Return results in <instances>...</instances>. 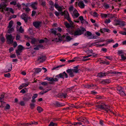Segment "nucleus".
Wrapping results in <instances>:
<instances>
[{
    "label": "nucleus",
    "instance_id": "1",
    "mask_svg": "<svg viewBox=\"0 0 126 126\" xmlns=\"http://www.w3.org/2000/svg\"><path fill=\"white\" fill-rule=\"evenodd\" d=\"M79 66L78 65L74 67V69H68L66 71L67 73H68L70 76L71 77H73L74 76V73H79V69H78Z\"/></svg>",
    "mask_w": 126,
    "mask_h": 126
},
{
    "label": "nucleus",
    "instance_id": "2",
    "mask_svg": "<svg viewBox=\"0 0 126 126\" xmlns=\"http://www.w3.org/2000/svg\"><path fill=\"white\" fill-rule=\"evenodd\" d=\"M85 31H86L85 29L83 27H82L81 29L78 28L77 30L74 32V35L75 36L80 35L83 34L84 32Z\"/></svg>",
    "mask_w": 126,
    "mask_h": 126
},
{
    "label": "nucleus",
    "instance_id": "3",
    "mask_svg": "<svg viewBox=\"0 0 126 126\" xmlns=\"http://www.w3.org/2000/svg\"><path fill=\"white\" fill-rule=\"evenodd\" d=\"M64 75L65 76V77L66 78H68V75L65 71L62 73H61L57 75L55 77H56L58 79H59V78H62L64 79Z\"/></svg>",
    "mask_w": 126,
    "mask_h": 126
},
{
    "label": "nucleus",
    "instance_id": "4",
    "mask_svg": "<svg viewBox=\"0 0 126 126\" xmlns=\"http://www.w3.org/2000/svg\"><path fill=\"white\" fill-rule=\"evenodd\" d=\"M6 39L9 44H10L13 43L14 38H13L11 34L8 35L6 37Z\"/></svg>",
    "mask_w": 126,
    "mask_h": 126
},
{
    "label": "nucleus",
    "instance_id": "5",
    "mask_svg": "<svg viewBox=\"0 0 126 126\" xmlns=\"http://www.w3.org/2000/svg\"><path fill=\"white\" fill-rule=\"evenodd\" d=\"M17 48L18 49L16 50V53L17 56L20 55V53L22 52V50L23 49L24 47L22 46L19 45L18 46Z\"/></svg>",
    "mask_w": 126,
    "mask_h": 126
},
{
    "label": "nucleus",
    "instance_id": "6",
    "mask_svg": "<svg viewBox=\"0 0 126 126\" xmlns=\"http://www.w3.org/2000/svg\"><path fill=\"white\" fill-rule=\"evenodd\" d=\"M21 17L24 20L25 22H26L28 21V19H31L30 17L28 16L27 15L24 13H23L21 15Z\"/></svg>",
    "mask_w": 126,
    "mask_h": 126
},
{
    "label": "nucleus",
    "instance_id": "7",
    "mask_svg": "<svg viewBox=\"0 0 126 126\" xmlns=\"http://www.w3.org/2000/svg\"><path fill=\"white\" fill-rule=\"evenodd\" d=\"M106 105L104 104H102L96 105V107L100 109L101 110H106V108H107L105 107Z\"/></svg>",
    "mask_w": 126,
    "mask_h": 126
},
{
    "label": "nucleus",
    "instance_id": "8",
    "mask_svg": "<svg viewBox=\"0 0 126 126\" xmlns=\"http://www.w3.org/2000/svg\"><path fill=\"white\" fill-rule=\"evenodd\" d=\"M4 97V95L1 94L0 97V102H1V106L2 107H4L6 104V103L5 102L2 101L3 100Z\"/></svg>",
    "mask_w": 126,
    "mask_h": 126
},
{
    "label": "nucleus",
    "instance_id": "9",
    "mask_svg": "<svg viewBox=\"0 0 126 126\" xmlns=\"http://www.w3.org/2000/svg\"><path fill=\"white\" fill-rule=\"evenodd\" d=\"M32 95L30 94H28L23 98V99L24 100L28 101L31 98Z\"/></svg>",
    "mask_w": 126,
    "mask_h": 126
},
{
    "label": "nucleus",
    "instance_id": "10",
    "mask_svg": "<svg viewBox=\"0 0 126 126\" xmlns=\"http://www.w3.org/2000/svg\"><path fill=\"white\" fill-rule=\"evenodd\" d=\"M31 43L32 44H37L39 43V40L35 38L32 39Z\"/></svg>",
    "mask_w": 126,
    "mask_h": 126
},
{
    "label": "nucleus",
    "instance_id": "11",
    "mask_svg": "<svg viewBox=\"0 0 126 126\" xmlns=\"http://www.w3.org/2000/svg\"><path fill=\"white\" fill-rule=\"evenodd\" d=\"M46 57L45 55H41L40 56V63L46 60Z\"/></svg>",
    "mask_w": 126,
    "mask_h": 126
},
{
    "label": "nucleus",
    "instance_id": "12",
    "mask_svg": "<svg viewBox=\"0 0 126 126\" xmlns=\"http://www.w3.org/2000/svg\"><path fill=\"white\" fill-rule=\"evenodd\" d=\"M37 2H32L31 6L33 9H37Z\"/></svg>",
    "mask_w": 126,
    "mask_h": 126
},
{
    "label": "nucleus",
    "instance_id": "13",
    "mask_svg": "<svg viewBox=\"0 0 126 126\" xmlns=\"http://www.w3.org/2000/svg\"><path fill=\"white\" fill-rule=\"evenodd\" d=\"M110 82L111 81L110 79H106L103 80L101 81L100 83L103 84H109Z\"/></svg>",
    "mask_w": 126,
    "mask_h": 126
},
{
    "label": "nucleus",
    "instance_id": "14",
    "mask_svg": "<svg viewBox=\"0 0 126 126\" xmlns=\"http://www.w3.org/2000/svg\"><path fill=\"white\" fill-rule=\"evenodd\" d=\"M12 69V65H9L6 67V69L7 70L5 71V72H9Z\"/></svg>",
    "mask_w": 126,
    "mask_h": 126
},
{
    "label": "nucleus",
    "instance_id": "15",
    "mask_svg": "<svg viewBox=\"0 0 126 126\" xmlns=\"http://www.w3.org/2000/svg\"><path fill=\"white\" fill-rule=\"evenodd\" d=\"M55 106L57 107H60L64 106L65 105L62 104V103H60L59 102L56 101L55 104H54Z\"/></svg>",
    "mask_w": 126,
    "mask_h": 126
},
{
    "label": "nucleus",
    "instance_id": "16",
    "mask_svg": "<svg viewBox=\"0 0 126 126\" xmlns=\"http://www.w3.org/2000/svg\"><path fill=\"white\" fill-rule=\"evenodd\" d=\"M78 5L79 7L81 8H83L84 7L85 5L83 1H79L78 3Z\"/></svg>",
    "mask_w": 126,
    "mask_h": 126
},
{
    "label": "nucleus",
    "instance_id": "17",
    "mask_svg": "<svg viewBox=\"0 0 126 126\" xmlns=\"http://www.w3.org/2000/svg\"><path fill=\"white\" fill-rule=\"evenodd\" d=\"M33 25L36 28H38L39 26V21L34 22Z\"/></svg>",
    "mask_w": 126,
    "mask_h": 126
},
{
    "label": "nucleus",
    "instance_id": "18",
    "mask_svg": "<svg viewBox=\"0 0 126 126\" xmlns=\"http://www.w3.org/2000/svg\"><path fill=\"white\" fill-rule=\"evenodd\" d=\"M18 28L19 26L17 25L16 27L17 31L21 33H23L24 31V30L23 29H22V26H21L18 29Z\"/></svg>",
    "mask_w": 126,
    "mask_h": 126
},
{
    "label": "nucleus",
    "instance_id": "19",
    "mask_svg": "<svg viewBox=\"0 0 126 126\" xmlns=\"http://www.w3.org/2000/svg\"><path fill=\"white\" fill-rule=\"evenodd\" d=\"M110 31V30L109 29L106 28L100 29V32L102 33H104V32H109Z\"/></svg>",
    "mask_w": 126,
    "mask_h": 126
},
{
    "label": "nucleus",
    "instance_id": "20",
    "mask_svg": "<svg viewBox=\"0 0 126 126\" xmlns=\"http://www.w3.org/2000/svg\"><path fill=\"white\" fill-rule=\"evenodd\" d=\"M37 94H33V95L32 97V99L31 100V101L32 103H33L35 102L36 100L35 99L37 97Z\"/></svg>",
    "mask_w": 126,
    "mask_h": 126
},
{
    "label": "nucleus",
    "instance_id": "21",
    "mask_svg": "<svg viewBox=\"0 0 126 126\" xmlns=\"http://www.w3.org/2000/svg\"><path fill=\"white\" fill-rule=\"evenodd\" d=\"M46 79L47 80L51 81L50 82H49V83L51 84H53V80H54L53 78L47 77Z\"/></svg>",
    "mask_w": 126,
    "mask_h": 126
},
{
    "label": "nucleus",
    "instance_id": "22",
    "mask_svg": "<svg viewBox=\"0 0 126 126\" xmlns=\"http://www.w3.org/2000/svg\"><path fill=\"white\" fill-rule=\"evenodd\" d=\"M48 89H47V90L45 91H42L40 92V94L41 95H43L45 93L48 92L51 89V88L50 87H47Z\"/></svg>",
    "mask_w": 126,
    "mask_h": 126
},
{
    "label": "nucleus",
    "instance_id": "23",
    "mask_svg": "<svg viewBox=\"0 0 126 126\" xmlns=\"http://www.w3.org/2000/svg\"><path fill=\"white\" fill-rule=\"evenodd\" d=\"M84 35L85 36H86L87 37H88L91 36L92 35V34L91 32L87 31L86 32V33H85Z\"/></svg>",
    "mask_w": 126,
    "mask_h": 126
},
{
    "label": "nucleus",
    "instance_id": "24",
    "mask_svg": "<svg viewBox=\"0 0 126 126\" xmlns=\"http://www.w3.org/2000/svg\"><path fill=\"white\" fill-rule=\"evenodd\" d=\"M64 24L65 25L66 27L67 28H70L71 27V26L69 24L67 21L64 22Z\"/></svg>",
    "mask_w": 126,
    "mask_h": 126
},
{
    "label": "nucleus",
    "instance_id": "25",
    "mask_svg": "<svg viewBox=\"0 0 126 126\" xmlns=\"http://www.w3.org/2000/svg\"><path fill=\"white\" fill-rule=\"evenodd\" d=\"M47 39L46 38H45V40L40 39V44L44 43V42L47 43Z\"/></svg>",
    "mask_w": 126,
    "mask_h": 126
},
{
    "label": "nucleus",
    "instance_id": "26",
    "mask_svg": "<svg viewBox=\"0 0 126 126\" xmlns=\"http://www.w3.org/2000/svg\"><path fill=\"white\" fill-rule=\"evenodd\" d=\"M41 5L44 7H46V2L45 1H42L41 3Z\"/></svg>",
    "mask_w": 126,
    "mask_h": 126
},
{
    "label": "nucleus",
    "instance_id": "27",
    "mask_svg": "<svg viewBox=\"0 0 126 126\" xmlns=\"http://www.w3.org/2000/svg\"><path fill=\"white\" fill-rule=\"evenodd\" d=\"M105 75H106L105 73H103L102 72H101L100 73H98V76L99 77H103L104 76H106Z\"/></svg>",
    "mask_w": 126,
    "mask_h": 126
},
{
    "label": "nucleus",
    "instance_id": "28",
    "mask_svg": "<svg viewBox=\"0 0 126 126\" xmlns=\"http://www.w3.org/2000/svg\"><path fill=\"white\" fill-rule=\"evenodd\" d=\"M103 6L106 9H108L110 7V6L109 4H107L106 3H104L103 4Z\"/></svg>",
    "mask_w": 126,
    "mask_h": 126
},
{
    "label": "nucleus",
    "instance_id": "29",
    "mask_svg": "<svg viewBox=\"0 0 126 126\" xmlns=\"http://www.w3.org/2000/svg\"><path fill=\"white\" fill-rule=\"evenodd\" d=\"M7 6V5L5 4L4 3L2 4L1 3V4H0V9H4Z\"/></svg>",
    "mask_w": 126,
    "mask_h": 126
},
{
    "label": "nucleus",
    "instance_id": "30",
    "mask_svg": "<svg viewBox=\"0 0 126 126\" xmlns=\"http://www.w3.org/2000/svg\"><path fill=\"white\" fill-rule=\"evenodd\" d=\"M65 64H62V65L57 66L56 67H53V68L52 69V70L55 69H56L57 68H58L62 67L63 66H65Z\"/></svg>",
    "mask_w": 126,
    "mask_h": 126
},
{
    "label": "nucleus",
    "instance_id": "31",
    "mask_svg": "<svg viewBox=\"0 0 126 126\" xmlns=\"http://www.w3.org/2000/svg\"><path fill=\"white\" fill-rule=\"evenodd\" d=\"M60 96L62 97H63L64 98H66L67 96V94L66 93H62L60 95Z\"/></svg>",
    "mask_w": 126,
    "mask_h": 126
},
{
    "label": "nucleus",
    "instance_id": "32",
    "mask_svg": "<svg viewBox=\"0 0 126 126\" xmlns=\"http://www.w3.org/2000/svg\"><path fill=\"white\" fill-rule=\"evenodd\" d=\"M114 21L115 22V25L117 26L119 25V23L120 22V21L117 20H115Z\"/></svg>",
    "mask_w": 126,
    "mask_h": 126
},
{
    "label": "nucleus",
    "instance_id": "33",
    "mask_svg": "<svg viewBox=\"0 0 126 126\" xmlns=\"http://www.w3.org/2000/svg\"><path fill=\"white\" fill-rule=\"evenodd\" d=\"M125 22L123 21H120V22L119 23V26L121 27H124L125 25Z\"/></svg>",
    "mask_w": 126,
    "mask_h": 126
},
{
    "label": "nucleus",
    "instance_id": "34",
    "mask_svg": "<svg viewBox=\"0 0 126 126\" xmlns=\"http://www.w3.org/2000/svg\"><path fill=\"white\" fill-rule=\"evenodd\" d=\"M51 32L52 33L54 34L55 35H56L57 32L56 31L54 30V29H51Z\"/></svg>",
    "mask_w": 126,
    "mask_h": 126
},
{
    "label": "nucleus",
    "instance_id": "35",
    "mask_svg": "<svg viewBox=\"0 0 126 126\" xmlns=\"http://www.w3.org/2000/svg\"><path fill=\"white\" fill-rule=\"evenodd\" d=\"M13 21L11 20L9 23V25L8 26V28H10L12 26Z\"/></svg>",
    "mask_w": 126,
    "mask_h": 126
},
{
    "label": "nucleus",
    "instance_id": "36",
    "mask_svg": "<svg viewBox=\"0 0 126 126\" xmlns=\"http://www.w3.org/2000/svg\"><path fill=\"white\" fill-rule=\"evenodd\" d=\"M14 31V29L13 28H10L8 30V33H12V32Z\"/></svg>",
    "mask_w": 126,
    "mask_h": 126
},
{
    "label": "nucleus",
    "instance_id": "37",
    "mask_svg": "<svg viewBox=\"0 0 126 126\" xmlns=\"http://www.w3.org/2000/svg\"><path fill=\"white\" fill-rule=\"evenodd\" d=\"M118 93L120 94H121V95H122L123 96L126 95L125 93L122 90L120 91L119 92H118Z\"/></svg>",
    "mask_w": 126,
    "mask_h": 126
},
{
    "label": "nucleus",
    "instance_id": "38",
    "mask_svg": "<svg viewBox=\"0 0 126 126\" xmlns=\"http://www.w3.org/2000/svg\"><path fill=\"white\" fill-rule=\"evenodd\" d=\"M23 9L24 10H25V11L27 12H29L30 10V9L28 7H27L26 8L23 7Z\"/></svg>",
    "mask_w": 126,
    "mask_h": 126
},
{
    "label": "nucleus",
    "instance_id": "39",
    "mask_svg": "<svg viewBox=\"0 0 126 126\" xmlns=\"http://www.w3.org/2000/svg\"><path fill=\"white\" fill-rule=\"evenodd\" d=\"M56 125V124H55L53 122H51L50 123L49 125H48V126H55Z\"/></svg>",
    "mask_w": 126,
    "mask_h": 126
},
{
    "label": "nucleus",
    "instance_id": "40",
    "mask_svg": "<svg viewBox=\"0 0 126 126\" xmlns=\"http://www.w3.org/2000/svg\"><path fill=\"white\" fill-rule=\"evenodd\" d=\"M108 15L105 14H101V16L102 17L106 18L107 17Z\"/></svg>",
    "mask_w": 126,
    "mask_h": 126
},
{
    "label": "nucleus",
    "instance_id": "41",
    "mask_svg": "<svg viewBox=\"0 0 126 126\" xmlns=\"http://www.w3.org/2000/svg\"><path fill=\"white\" fill-rule=\"evenodd\" d=\"M66 39L67 41L68 42L70 41L72 39V38L70 37L69 36H67L66 37Z\"/></svg>",
    "mask_w": 126,
    "mask_h": 126
},
{
    "label": "nucleus",
    "instance_id": "42",
    "mask_svg": "<svg viewBox=\"0 0 126 126\" xmlns=\"http://www.w3.org/2000/svg\"><path fill=\"white\" fill-rule=\"evenodd\" d=\"M30 108L32 109L35 107V104L34 103H32L30 104Z\"/></svg>",
    "mask_w": 126,
    "mask_h": 126
},
{
    "label": "nucleus",
    "instance_id": "43",
    "mask_svg": "<svg viewBox=\"0 0 126 126\" xmlns=\"http://www.w3.org/2000/svg\"><path fill=\"white\" fill-rule=\"evenodd\" d=\"M74 88V86H72L71 87L67 88L66 89V91L67 92H69L71 90H72Z\"/></svg>",
    "mask_w": 126,
    "mask_h": 126
},
{
    "label": "nucleus",
    "instance_id": "44",
    "mask_svg": "<svg viewBox=\"0 0 126 126\" xmlns=\"http://www.w3.org/2000/svg\"><path fill=\"white\" fill-rule=\"evenodd\" d=\"M0 41L2 42H4L5 41V38L3 36H0Z\"/></svg>",
    "mask_w": 126,
    "mask_h": 126
},
{
    "label": "nucleus",
    "instance_id": "45",
    "mask_svg": "<svg viewBox=\"0 0 126 126\" xmlns=\"http://www.w3.org/2000/svg\"><path fill=\"white\" fill-rule=\"evenodd\" d=\"M99 16V14L96 12H94L93 13V16L95 17H97Z\"/></svg>",
    "mask_w": 126,
    "mask_h": 126
},
{
    "label": "nucleus",
    "instance_id": "46",
    "mask_svg": "<svg viewBox=\"0 0 126 126\" xmlns=\"http://www.w3.org/2000/svg\"><path fill=\"white\" fill-rule=\"evenodd\" d=\"M20 38V35L19 34H17L16 37V40H19Z\"/></svg>",
    "mask_w": 126,
    "mask_h": 126
},
{
    "label": "nucleus",
    "instance_id": "47",
    "mask_svg": "<svg viewBox=\"0 0 126 126\" xmlns=\"http://www.w3.org/2000/svg\"><path fill=\"white\" fill-rule=\"evenodd\" d=\"M68 16H69V13H68L67 11H66V12L64 15V18H66L67 17H68Z\"/></svg>",
    "mask_w": 126,
    "mask_h": 126
},
{
    "label": "nucleus",
    "instance_id": "48",
    "mask_svg": "<svg viewBox=\"0 0 126 126\" xmlns=\"http://www.w3.org/2000/svg\"><path fill=\"white\" fill-rule=\"evenodd\" d=\"M39 72V69H37L36 70L35 72L32 74V75L34 76L35 75V74H37Z\"/></svg>",
    "mask_w": 126,
    "mask_h": 126
},
{
    "label": "nucleus",
    "instance_id": "49",
    "mask_svg": "<svg viewBox=\"0 0 126 126\" xmlns=\"http://www.w3.org/2000/svg\"><path fill=\"white\" fill-rule=\"evenodd\" d=\"M124 53V52L123 50H118V54L119 55H120V54H123Z\"/></svg>",
    "mask_w": 126,
    "mask_h": 126
},
{
    "label": "nucleus",
    "instance_id": "50",
    "mask_svg": "<svg viewBox=\"0 0 126 126\" xmlns=\"http://www.w3.org/2000/svg\"><path fill=\"white\" fill-rule=\"evenodd\" d=\"M82 124V123L81 122H75L73 124V125H81Z\"/></svg>",
    "mask_w": 126,
    "mask_h": 126
},
{
    "label": "nucleus",
    "instance_id": "51",
    "mask_svg": "<svg viewBox=\"0 0 126 126\" xmlns=\"http://www.w3.org/2000/svg\"><path fill=\"white\" fill-rule=\"evenodd\" d=\"M121 57L122 59L123 60H125L126 59V56L124 55H121Z\"/></svg>",
    "mask_w": 126,
    "mask_h": 126
},
{
    "label": "nucleus",
    "instance_id": "52",
    "mask_svg": "<svg viewBox=\"0 0 126 126\" xmlns=\"http://www.w3.org/2000/svg\"><path fill=\"white\" fill-rule=\"evenodd\" d=\"M10 108V106L8 104H7L5 107V109L6 110H9Z\"/></svg>",
    "mask_w": 126,
    "mask_h": 126
},
{
    "label": "nucleus",
    "instance_id": "53",
    "mask_svg": "<svg viewBox=\"0 0 126 126\" xmlns=\"http://www.w3.org/2000/svg\"><path fill=\"white\" fill-rule=\"evenodd\" d=\"M100 63H103V64H106L107 65H109L110 64V63L109 62H106L104 61L103 62H101Z\"/></svg>",
    "mask_w": 126,
    "mask_h": 126
},
{
    "label": "nucleus",
    "instance_id": "54",
    "mask_svg": "<svg viewBox=\"0 0 126 126\" xmlns=\"http://www.w3.org/2000/svg\"><path fill=\"white\" fill-rule=\"evenodd\" d=\"M16 6L19 9H20L21 8V5L19 3H17Z\"/></svg>",
    "mask_w": 126,
    "mask_h": 126
},
{
    "label": "nucleus",
    "instance_id": "55",
    "mask_svg": "<svg viewBox=\"0 0 126 126\" xmlns=\"http://www.w3.org/2000/svg\"><path fill=\"white\" fill-rule=\"evenodd\" d=\"M24 87H26L29 84V82H28L27 83H23L22 84Z\"/></svg>",
    "mask_w": 126,
    "mask_h": 126
},
{
    "label": "nucleus",
    "instance_id": "56",
    "mask_svg": "<svg viewBox=\"0 0 126 126\" xmlns=\"http://www.w3.org/2000/svg\"><path fill=\"white\" fill-rule=\"evenodd\" d=\"M122 88L121 87L118 86L117 88V90L118 91V92L122 90Z\"/></svg>",
    "mask_w": 126,
    "mask_h": 126
},
{
    "label": "nucleus",
    "instance_id": "57",
    "mask_svg": "<svg viewBox=\"0 0 126 126\" xmlns=\"http://www.w3.org/2000/svg\"><path fill=\"white\" fill-rule=\"evenodd\" d=\"M10 73H8L7 74H4V76L5 77H9L10 76Z\"/></svg>",
    "mask_w": 126,
    "mask_h": 126
},
{
    "label": "nucleus",
    "instance_id": "58",
    "mask_svg": "<svg viewBox=\"0 0 126 126\" xmlns=\"http://www.w3.org/2000/svg\"><path fill=\"white\" fill-rule=\"evenodd\" d=\"M10 4L15 5L16 4V2L15 1H12L10 2Z\"/></svg>",
    "mask_w": 126,
    "mask_h": 126
},
{
    "label": "nucleus",
    "instance_id": "59",
    "mask_svg": "<svg viewBox=\"0 0 126 126\" xmlns=\"http://www.w3.org/2000/svg\"><path fill=\"white\" fill-rule=\"evenodd\" d=\"M74 7L72 6H71L69 8V10L70 11H72L73 10Z\"/></svg>",
    "mask_w": 126,
    "mask_h": 126
},
{
    "label": "nucleus",
    "instance_id": "60",
    "mask_svg": "<svg viewBox=\"0 0 126 126\" xmlns=\"http://www.w3.org/2000/svg\"><path fill=\"white\" fill-rule=\"evenodd\" d=\"M79 20L81 21L84 20V19L83 17L82 16H80L79 17Z\"/></svg>",
    "mask_w": 126,
    "mask_h": 126
},
{
    "label": "nucleus",
    "instance_id": "61",
    "mask_svg": "<svg viewBox=\"0 0 126 126\" xmlns=\"http://www.w3.org/2000/svg\"><path fill=\"white\" fill-rule=\"evenodd\" d=\"M84 123H87L88 124L89 123L88 120L86 118H85V119H84Z\"/></svg>",
    "mask_w": 126,
    "mask_h": 126
},
{
    "label": "nucleus",
    "instance_id": "62",
    "mask_svg": "<svg viewBox=\"0 0 126 126\" xmlns=\"http://www.w3.org/2000/svg\"><path fill=\"white\" fill-rule=\"evenodd\" d=\"M36 13V12L35 11H32V14L31 15L32 16H34L35 15Z\"/></svg>",
    "mask_w": 126,
    "mask_h": 126
},
{
    "label": "nucleus",
    "instance_id": "63",
    "mask_svg": "<svg viewBox=\"0 0 126 126\" xmlns=\"http://www.w3.org/2000/svg\"><path fill=\"white\" fill-rule=\"evenodd\" d=\"M49 3L51 6H54V2L52 1H49Z\"/></svg>",
    "mask_w": 126,
    "mask_h": 126
},
{
    "label": "nucleus",
    "instance_id": "64",
    "mask_svg": "<svg viewBox=\"0 0 126 126\" xmlns=\"http://www.w3.org/2000/svg\"><path fill=\"white\" fill-rule=\"evenodd\" d=\"M110 22V20L109 19L108 20L106 19L105 20V22L106 23H109Z\"/></svg>",
    "mask_w": 126,
    "mask_h": 126
}]
</instances>
